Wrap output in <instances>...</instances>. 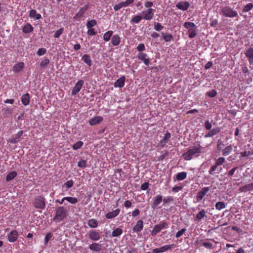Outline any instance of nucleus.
Wrapping results in <instances>:
<instances>
[{
	"label": "nucleus",
	"mask_w": 253,
	"mask_h": 253,
	"mask_svg": "<svg viewBox=\"0 0 253 253\" xmlns=\"http://www.w3.org/2000/svg\"><path fill=\"white\" fill-rule=\"evenodd\" d=\"M202 153V146L198 144L194 147H191L187 152L183 153L182 157L186 161L191 160L193 157H198Z\"/></svg>",
	"instance_id": "f257e3e1"
},
{
	"label": "nucleus",
	"mask_w": 253,
	"mask_h": 253,
	"mask_svg": "<svg viewBox=\"0 0 253 253\" xmlns=\"http://www.w3.org/2000/svg\"><path fill=\"white\" fill-rule=\"evenodd\" d=\"M68 215V211L64 207H58L55 210V215L53 220L55 222H59L63 220Z\"/></svg>",
	"instance_id": "f03ea898"
},
{
	"label": "nucleus",
	"mask_w": 253,
	"mask_h": 253,
	"mask_svg": "<svg viewBox=\"0 0 253 253\" xmlns=\"http://www.w3.org/2000/svg\"><path fill=\"white\" fill-rule=\"evenodd\" d=\"M222 13L226 17L235 18L238 17V12L229 6H225L221 7Z\"/></svg>",
	"instance_id": "7ed1b4c3"
},
{
	"label": "nucleus",
	"mask_w": 253,
	"mask_h": 253,
	"mask_svg": "<svg viewBox=\"0 0 253 253\" xmlns=\"http://www.w3.org/2000/svg\"><path fill=\"white\" fill-rule=\"evenodd\" d=\"M33 204L35 208L43 210L45 207V199L42 196H37L35 198Z\"/></svg>",
	"instance_id": "20e7f679"
},
{
	"label": "nucleus",
	"mask_w": 253,
	"mask_h": 253,
	"mask_svg": "<svg viewBox=\"0 0 253 253\" xmlns=\"http://www.w3.org/2000/svg\"><path fill=\"white\" fill-rule=\"evenodd\" d=\"M168 227V223L166 222H162L159 224L155 225L152 231L151 234L153 236L156 235L158 234L161 230L166 229Z\"/></svg>",
	"instance_id": "39448f33"
},
{
	"label": "nucleus",
	"mask_w": 253,
	"mask_h": 253,
	"mask_svg": "<svg viewBox=\"0 0 253 253\" xmlns=\"http://www.w3.org/2000/svg\"><path fill=\"white\" fill-rule=\"evenodd\" d=\"M210 191V187H205L201 190L198 192L196 196V199L198 202L202 200L205 195Z\"/></svg>",
	"instance_id": "423d86ee"
},
{
	"label": "nucleus",
	"mask_w": 253,
	"mask_h": 253,
	"mask_svg": "<svg viewBox=\"0 0 253 253\" xmlns=\"http://www.w3.org/2000/svg\"><path fill=\"white\" fill-rule=\"evenodd\" d=\"M154 9L152 8H149L145 11H143L142 12L143 14V18L147 20H151L154 15Z\"/></svg>",
	"instance_id": "0eeeda50"
},
{
	"label": "nucleus",
	"mask_w": 253,
	"mask_h": 253,
	"mask_svg": "<svg viewBox=\"0 0 253 253\" xmlns=\"http://www.w3.org/2000/svg\"><path fill=\"white\" fill-rule=\"evenodd\" d=\"M18 233L16 230H12L7 235V239L11 243L15 242L18 238Z\"/></svg>",
	"instance_id": "6e6552de"
},
{
	"label": "nucleus",
	"mask_w": 253,
	"mask_h": 253,
	"mask_svg": "<svg viewBox=\"0 0 253 253\" xmlns=\"http://www.w3.org/2000/svg\"><path fill=\"white\" fill-rule=\"evenodd\" d=\"M84 82L81 80H79L75 84V86L72 90V95H74L78 93L82 88L83 85L84 84Z\"/></svg>",
	"instance_id": "1a4fd4ad"
},
{
	"label": "nucleus",
	"mask_w": 253,
	"mask_h": 253,
	"mask_svg": "<svg viewBox=\"0 0 253 253\" xmlns=\"http://www.w3.org/2000/svg\"><path fill=\"white\" fill-rule=\"evenodd\" d=\"M147 54L143 52H140L137 55V58L139 60L143 61L144 63L146 65H148L150 62V59L147 58Z\"/></svg>",
	"instance_id": "9d476101"
},
{
	"label": "nucleus",
	"mask_w": 253,
	"mask_h": 253,
	"mask_svg": "<svg viewBox=\"0 0 253 253\" xmlns=\"http://www.w3.org/2000/svg\"><path fill=\"white\" fill-rule=\"evenodd\" d=\"M189 6V3L186 1L179 2L176 5V6L177 8L182 10H187Z\"/></svg>",
	"instance_id": "9b49d317"
},
{
	"label": "nucleus",
	"mask_w": 253,
	"mask_h": 253,
	"mask_svg": "<svg viewBox=\"0 0 253 253\" xmlns=\"http://www.w3.org/2000/svg\"><path fill=\"white\" fill-rule=\"evenodd\" d=\"M103 120V118L102 117L97 116L91 119L88 123L90 126H94L100 123Z\"/></svg>",
	"instance_id": "f8f14e48"
},
{
	"label": "nucleus",
	"mask_w": 253,
	"mask_h": 253,
	"mask_svg": "<svg viewBox=\"0 0 253 253\" xmlns=\"http://www.w3.org/2000/svg\"><path fill=\"white\" fill-rule=\"evenodd\" d=\"M174 246V244L165 245L164 246L161 247L160 248L155 249V251L156 253H163L168 250H170Z\"/></svg>",
	"instance_id": "ddd939ff"
},
{
	"label": "nucleus",
	"mask_w": 253,
	"mask_h": 253,
	"mask_svg": "<svg viewBox=\"0 0 253 253\" xmlns=\"http://www.w3.org/2000/svg\"><path fill=\"white\" fill-rule=\"evenodd\" d=\"M126 80V78L125 76H122L119 79H118L114 84V85L116 87H123L125 85V82Z\"/></svg>",
	"instance_id": "4468645a"
},
{
	"label": "nucleus",
	"mask_w": 253,
	"mask_h": 253,
	"mask_svg": "<svg viewBox=\"0 0 253 253\" xmlns=\"http://www.w3.org/2000/svg\"><path fill=\"white\" fill-rule=\"evenodd\" d=\"M143 228V221L142 220H138L136 224L133 227L132 230L135 232L141 231Z\"/></svg>",
	"instance_id": "2eb2a0df"
},
{
	"label": "nucleus",
	"mask_w": 253,
	"mask_h": 253,
	"mask_svg": "<svg viewBox=\"0 0 253 253\" xmlns=\"http://www.w3.org/2000/svg\"><path fill=\"white\" fill-rule=\"evenodd\" d=\"M89 238L93 241H97L100 238V235L99 233L95 230H91L89 233Z\"/></svg>",
	"instance_id": "dca6fc26"
},
{
	"label": "nucleus",
	"mask_w": 253,
	"mask_h": 253,
	"mask_svg": "<svg viewBox=\"0 0 253 253\" xmlns=\"http://www.w3.org/2000/svg\"><path fill=\"white\" fill-rule=\"evenodd\" d=\"M171 137V134L169 132H167L164 138L161 140V141L160 142V145L161 147H164V146L165 145V144L168 143V141H169V139Z\"/></svg>",
	"instance_id": "f3484780"
},
{
	"label": "nucleus",
	"mask_w": 253,
	"mask_h": 253,
	"mask_svg": "<svg viewBox=\"0 0 253 253\" xmlns=\"http://www.w3.org/2000/svg\"><path fill=\"white\" fill-rule=\"evenodd\" d=\"M251 190H253V183L246 184L239 189L241 192H247Z\"/></svg>",
	"instance_id": "a211bd4d"
},
{
	"label": "nucleus",
	"mask_w": 253,
	"mask_h": 253,
	"mask_svg": "<svg viewBox=\"0 0 253 253\" xmlns=\"http://www.w3.org/2000/svg\"><path fill=\"white\" fill-rule=\"evenodd\" d=\"M153 199L154 201L152 203V208H155L162 202L163 200V196L162 195H158L154 197Z\"/></svg>",
	"instance_id": "6ab92c4d"
},
{
	"label": "nucleus",
	"mask_w": 253,
	"mask_h": 253,
	"mask_svg": "<svg viewBox=\"0 0 253 253\" xmlns=\"http://www.w3.org/2000/svg\"><path fill=\"white\" fill-rule=\"evenodd\" d=\"M120 210L118 209L113 211L109 212L105 215V217L107 219H111L117 216L120 213Z\"/></svg>",
	"instance_id": "aec40b11"
},
{
	"label": "nucleus",
	"mask_w": 253,
	"mask_h": 253,
	"mask_svg": "<svg viewBox=\"0 0 253 253\" xmlns=\"http://www.w3.org/2000/svg\"><path fill=\"white\" fill-rule=\"evenodd\" d=\"M24 67L23 62H19L15 64L13 68V71L15 73H18L22 71Z\"/></svg>",
	"instance_id": "412c9836"
},
{
	"label": "nucleus",
	"mask_w": 253,
	"mask_h": 253,
	"mask_svg": "<svg viewBox=\"0 0 253 253\" xmlns=\"http://www.w3.org/2000/svg\"><path fill=\"white\" fill-rule=\"evenodd\" d=\"M21 101L24 106H27L30 102V95L29 94L27 93L23 94L21 97Z\"/></svg>",
	"instance_id": "4be33fe9"
},
{
	"label": "nucleus",
	"mask_w": 253,
	"mask_h": 253,
	"mask_svg": "<svg viewBox=\"0 0 253 253\" xmlns=\"http://www.w3.org/2000/svg\"><path fill=\"white\" fill-rule=\"evenodd\" d=\"M163 39L166 42H169L173 39V36L168 33H161Z\"/></svg>",
	"instance_id": "5701e85b"
},
{
	"label": "nucleus",
	"mask_w": 253,
	"mask_h": 253,
	"mask_svg": "<svg viewBox=\"0 0 253 253\" xmlns=\"http://www.w3.org/2000/svg\"><path fill=\"white\" fill-rule=\"evenodd\" d=\"M89 8V6L88 5H85L84 6H83V7H82L79 11L76 14L75 17H82L83 16V15H84V12Z\"/></svg>",
	"instance_id": "b1692460"
},
{
	"label": "nucleus",
	"mask_w": 253,
	"mask_h": 253,
	"mask_svg": "<svg viewBox=\"0 0 253 253\" xmlns=\"http://www.w3.org/2000/svg\"><path fill=\"white\" fill-rule=\"evenodd\" d=\"M23 134V131H19L15 136L10 140V142L11 143H17L19 142V139Z\"/></svg>",
	"instance_id": "393cba45"
},
{
	"label": "nucleus",
	"mask_w": 253,
	"mask_h": 253,
	"mask_svg": "<svg viewBox=\"0 0 253 253\" xmlns=\"http://www.w3.org/2000/svg\"><path fill=\"white\" fill-rule=\"evenodd\" d=\"M82 60L88 66H90L91 65L92 61L89 55L87 54H84L82 56Z\"/></svg>",
	"instance_id": "a878e982"
},
{
	"label": "nucleus",
	"mask_w": 253,
	"mask_h": 253,
	"mask_svg": "<svg viewBox=\"0 0 253 253\" xmlns=\"http://www.w3.org/2000/svg\"><path fill=\"white\" fill-rule=\"evenodd\" d=\"M205 216H206V211L204 210H202L199 212H198L196 215L194 220L200 221Z\"/></svg>",
	"instance_id": "bb28decb"
},
{
	"label": "nucleus",
	"mask_w": 253,
	"mask_h": 253,
	"mask_svg": "<svg viewBox=\"0 0 253 253\" xmlns=\"http://www.w3.org/2000/svg\"><path fill=\"white\" fill-rule=\"evenodd\" d=\"M120 42V38L118 35H114L111 39V43L114 46H117L119 44Z\"/></svg>",
	"instance_id": "cd10ccee"
},
{
	"label": "nucleus",
	"mask_w": 253,
	"mask_h": 253,
	"mask_svg": "<svg viewBox=\"0 0 253 253\" xmlns=\"http://www.w3.org/2000/svg\"><path fill=\"white\" fill-rule=\"evenodd\" d=\"M29 16L31 18H36V20H39L41 18V15L37 14V11L35 9H32L30 11Z\"/></svg>",
	"instance_id": "c85d7f7f"
},
{
	"label": "nucleus",
	"mask_w": 253,
	"mask_h": 253,
	"mask_svg": "<svg viewBox=\"0 0 253 253\" xmlns=\"http://www.w3.org/2000/svg\"><path fill=\"white\" fill-rule=\"evenodd\" d=\"M33 30V26L29 23L26 24L23 28L22 31L24 33H29Z\"/></svg>",
	"instance_id": "c756f323"
},
{
	"label": "nucleus",
	"mask_w": 253,
	"mask_h": 253,
	"mask_svg": "<svg viewBox=\"0 0 253 253\" xmlns=\"http://www.w3.org/2000/svg\"><path fill=\"white\" fill-rule=\"evenodd\" d=\"M101 246L98 243H92L89 246V249L94 251H99L101 250Z\"/></svg>",
	"instance_id": "7c9ffc66"
},
{
	"label": "nucleus",
	"mask_w": 253,
	"mask_h": 253,
	"mask_svg": "<svg viewBox=\"0 0 253 253\" xmlns=\"http://www.w3.org/2000/svg\"><path fill=\"white\" fill-rule=\"evenodd\" d=\"M142 19L143 18L141 16L135 15L131 19L130 23L132 24H138Z\"/></svg>",
	"instance_id": "2f4dec72"
},
{
	"label": "nucleus",
	"mask_w": 253,
	"mask_h": 253,
	"mask_svg": "<svg viewBox=\"0 0 253 253\" xmlns=\"http://www.w3.org/2000/svg\"><path fill=\"white\" fill-rule=\"evenodd\" d=\"M88 225L91 228H95L98 226V223L95 219H90L87 222Z\"/></svg>",
	"instance_id": "473e14b6"
},
{
	"label": "nucleus",
	"mask_w": 253,
	"mask_h": 253,
	"mask_svg": "<svg viewBox=\"0 0 253 253\" xmlns=\"http://www.w3.org/2000/svg\"><path fill=\"white\" fill-rule=\"evenodd\" d=\"M187 173L186 172H179L176 174V179L178 181L183 180L186 178Z\"/></svg>",
	"instance_id": "72a5a7b5"
},
{
	"label": "nucleus",
	"mask_w": 253,
	"mask_h": 253,
	"mask_svg": "<svg viewBox=\"0 0 253 253\" xmlns=\"http://www.w3.org/2000/svg\"><path fill=\"white\" fill-rule=\"evenodd\" d=\"M218 166H217L216 164L212 166L209 170V173L211 175H213L215 171H217L216 173H219L221 171V169H220L219 170L218 169Z\"/></svg>",
	"instance_id": "f704fd0d"
},
{
	"label": "nucleus",
	"mask_w": 253,
	"mask_h": 253,
	"mask_svg": "<svg viewBox=\"0 0 253 253\" xmlns=\"http://www.w3.org/2000/svg\"><path fill=\"white\" fill-rule=\"evenodd\" d=\"M64 199L72 204H76L78 202V199L75 197H65Z\"/></svg>",
	"instance_id": "c9c22d12"
},
{
	"label": "nucleus",
	"mask_w": 253,
	"mask_h": 253,
	"mask_svg": "<svg viewBox=\"0 0 253 253\" xmlns=\"http://www.w3.org/2000/svg\"><path fill=\"white\" fill-rule=\"evenodd\" d=\"M123 233V230L120 228H117L112 232V236L114 237H119Z\"/></svg>",
	"instance_id": "e433bc0d"
},
{
	"label": "nucleus",
	"mask_w": 253,
	"mask_h": 253,
	"mask_svg": "<svg viewBox=\"0 0 253 253\" xmlns=\"http://www.w3.org/2000/svg\"><path fill=\"white\" fill-rule=\"evenodd\" d=\"M17 173L15 171H11L7 175L6 180L7 181H9L15 177Z\"/></svg>",
	"instance_id": "4c0bfd02"
},
{
	"label": "nucleus",
	"mask_w": 253,
	"mask_h": 253,
	"mask_svg": "<svg viewBox=\"0 0 253 253\" xmlns=\"http://www.w3.org/2000/svg\"><path fill=\"white\" fill-rule=\"evenodd\" d=\"M232 151V147L231 145L228 146L223 149L222 155L224 156H227Z\"/></svg>",
	"instance_id": "58836bf2"
},
{
	"label": "nucleus",
	"mask_w": 253,
	"mask_h": 253,
	"mask_svg": "<svg viewBox=\"0 0 253 253\" xmlns=\"http://www.w3.org/2000/svg\"><path fill=\"white\" fill-rule=\"evenodd\" d=\"M113 32L112 31H108L106 32L103 36V39L105 41H109L111 37L112 36Z\"/></svg>",
	"instance_id": "ea45409f"
},
{
	"label": "nucleus",
	"mask_w": 253,
	"mask_h": 253,
	"mask_svg": "<svg viewBox=\"0 0 253 253\" xmlns=\"http://www.w3.org/2000/svg\"><path fill=\"white\" fill-rule=\"evenodd\" d=\"M245 54L247 58H253V48H249L248 49Z\"/></svg>",
	"instance_id": "a19ab883"
},
{
	"label": "nucleus",
	"mask_w": 253,
	"mask_h": 253,
	"mask_svg": "<svg viewBox=\"0 0 253 253\" xmlns=\"http://www.w3.org/2000/svg\"><path fill=\"white\" fill-rule=\"evenodd\" d=\"M184 26L185 28L191 29L194 28H196L195 24L194 23L190 22H186L184 24Z\"/></svg>",
	"instance_id": "79ce46f5"
},
{
	"label": "nucleus",
	"mask_w": 253,
	"mask_h": 253,
	"mask_svg": "<svg viewBox=\"0 0 253 253\" xmlns=\"http://www.w3.org/2000/svg\"><path fill=\"white\" fill-rule=\"evenodd\" d=\"M225 208V204L223 202H218L215 204V208L217 210H221Z\"/></svg>",
	"instance_id": "37998d69"
},
{
	"label": "nucleus",
	"mask_w": 253,
	"mask_h": 253,
	"mask_svg": "<svg viewBox=\"0 0 253 253\" xmlns=\"http://www.w3.org/2000/svg\"><path fill=\"white\" fill-rule=\"evenodd\" d=\"M154 29L156 31L159 32L164 29V26H162V24L160 23L155 22L154 23Z\"/></svg>",
	"instance_id": "c03bdc74"
},
{
	"label": "nucleus",
	"mask_w": 253,
	"mask_h": 253,
	"mask_svg": "<svg viewBox=\"0 0 253 253\" xmlns=\"http://www.w3.org/2000/svg\"><path fill=\"white\" fill-rule=\"evenodd\" d=\"M97 24V22L95 20H91L88 21L86 23V27L87 28H91Z\"/></svg>",
	"instance_id": "a18cd8bd"
},
{
	"label": "nucleus",
	"mask_w": 253,
	"mask_h": 253,
	"mask_svg": "<svg viewBox=\"0 0 253 253\" xmlns=\"http://www.w3.org/2000/svg\"><path fill=\"white\" fill-rule=\"evenodd\" d=\"M253 8V4L252 3H249L244 6V8L243 9V12H248L251 10Z\"/></svg>",
	"instance_id": "49530a36"
},
{
	"label": "nucleus",
	"mask_w": 253,
	"mask_h": 253,
	"mask_svg": "<svg viewBox=\"0 0 253 253\" xmlns=\"http://www.w3.org/2000/svg\"><path fill=\"white\" fill-rule=\"evenodd\" d=\"M253 155V150L252 151H245L241 153V156L242 157H248Z\"/></svg>",
	"instance_id": "de8ad7c7"
},
{
	"label": "nucleus",
	"mask_w": 253,
	"mask_h": 253,
	"mask_svg": "<svg viewBox=\"0 0 253 253\" xmlns=\"http://www.w3.org/2000/svg\"><path fill=\"white\" fill-rule=\"evenodd\" d=\"M225 145L223 143L222 141H221L220 140H219L217 141V149L218 151L222 150L223 149V147H224Z\"/></svg>",
	"instance_id": "09e8293b"
},
{
	"label": "nucleus",
	"mask_w": 253,
	"mask_h": 253,
	"mask_svg": "<svg viewBox=\"0 0 253 253\" xmlns=\"http://www.w3.org/2000/svg\"><path fill=\"white\" fill-rule=\"evenodd\" d=\"M83 145V142L81 141H78L73 146V149L74 150H77L80 148Z\"/></svg>",
	"instance_id": "8fccbe9b"
},
{
	"label": "nucleus",
	"mask_w": 253,
	"mask_h": 253,
	"mask_svg": "<svg viewBox=\"0 0 253 253\" xmlns=\"http://www.w3.org/2000/svg\"><path fill=\"white\" fill-rule=\"evenodd\" d=\"M196 32L193 29H189L188 31V36L190 38L192 39L196 35Z\"/></svg>",
	"instance_id": "3c124183"
},
{
	"label": "nucleus",
	"mask_w": 253,
	"mask_h": 253,
	"mask_svg": "<svg viewBox=\"0 0 253 253\" xmlns=\"http://www.w3.org/2000/svg\"><path fill=\"white\" fill-rule=\"evenodd\" d=\"M73 185V181L72 180H69L65 182L63 186L66 188V190L72 187Z\"/></svg>",
	"instance_id": "603ef678"
},
{
	"label": "nucleus",
	"mask_w": 253,
	"mask_h": 253,
	"mask_svg": "<svg viewBox=\"0 0 253 253\" xmlns=\"http://www.w3.org/2000/svg\"><path fill=\"white\" fill-rule=\"evenodd\" d=\"M225 159L223 157H219V158H218L216 162H215V164L217 165V166H220V165H222L224 162H225Z\"/></svg>",
	"instance_id": "864d4df0"
},
{
	"label": "nucleus",
	"mask_w": 253,
	"mask_h": 253,
	"mask_svg": "<svg viewBox=\"0 0 253 253\" xmlns=\"http://www.w3.org/2000/svg\"><path fill=\"white\" fill-rule=\"evenodd\" d=\"M78 166L81 168H84L86 167V161L84 160H82L78 163Z\"/></svg>",
	"instance_id": "5fc2aeb1"
},
{
	"label": "nucleus",
	"mask_w": 253,
	"mask_h": 253,
	"mask_svg": "<svg viewBox=\"0 0 253 253\" xmlns=\"http://www.w3.org/2000/svg\"><path fill=\"white\" fill-rule=\"evenodd\" d=\"M173 201V199L171 196L165 197V198H164V199H163L164 204H168L169 203L172 202Z\"/></svg>",
	"instance_id": "6e6d98bb"
},
{
	"label": "nucleus",
	"mask_w": 253,
	"mask_h": 253,
	"mask_svg": "<svg viewBox=\"0 0 253 253\" xmlns=\"http://www.w3.org/2000/svg\"><path fill=\"white\" fill-rule=\"evenodd\" d=\"M63 30H64L63 28H61L59 30L56 31L54 34V37L55 38H59L60 37V36L62 34Z\"/></svg>",
	"instance_id": "4d7b16f0"
},
{
	"label": "nucleus",
	"mask_w": 253,
	"mask_h": 253,
	"mask_svg": "<svg viewBox=\"0 0 253 253\" xmlns=\"http://www.w3.org/2000/svg\"><path fill=\"white\" fill-rule=\"evenodd\" d=\"M207 94L211 97H214L216 95L217 92L215 90L212 89V90H210V91L208 92L207 93Z\"/></svg>",
	"instance_id": "13d9d810"
},
{
	"label": "nucleus",
	"mask_w": 253,
	"mask_h": 253,
	"mask_svg": "<svg viewBox=\"0 0 253 253\" xmlns=\"http://www.w3.org/2000/svg\"><path fill=\"white\" fill-rule=\"evenodd\" d=\"M186 231V229L185 228H182L180 231H178L175 237L176 238H178L181 236H182Z\"/></svg>",
	"instance_id": "bf43d9fd"
},
{
	"label": "nucleus",
	"mask_w": 253,
	"mask_h": 253,
	"mask_svg": "<svg viewBox=\"0 0 253 253\" xmlns=\"http://www.w3.org/2000/svg\"><path fill=\"white\" fill-rule=\"evenodd\" d=\"M134 0H126V1L121 2L123 7H126L129 4L132 3Z\"/></svg>",
	"instance_id": "052dcab7"
},
{
	"label": "nucleus",
	"mask_w": 253,
	"mask_h": 253,
	"mask_svg": "<svg viewBox=\"0 0 253 253\" xmlns=\"http://www.w3.org/2000/svg\"><path fill=\"white\" fill-rule=\"evenodd\" d=\"M49 63V59L47 58H45L43 60H42L41 63H40V66L41 67H44L46 65H47Z\"/></svg>",
	"instance_id": "680f3d73"
},
{
	"label": "nucleus",
	"mask_w": 253,
	"mask_h": 253,
	"mask_svg": "<svg viewBox=\"0 0 253 253\" xmlns=\"http://www.w3.org/2000/svg\"><path fill=\"white\" fill-rule=\"evenodd\" d=\"M210 131L213 136L217 134L220 131V129L219 127H216L210 130Z\"/></svg>",
	"instance_id": "e2e57ef3"
},
{
	"label": "nucleus",
	"mask_w": 253,
	"mask_h": 253,
	"mask_svg": "<svg viewBox=\"0 0 253 253\" xmlns=\"http://www.w3.org/2000/svg\"><path fill=\"white\" fill-rule=\"evenodd\" d=\"M202 245L204 246L206 248L211 249L212 248V244L210 242H203Z\"/></svg>",
	"instance_id": "0e129e2a"
},
{
	"label": "nucleus",
	"mask_w": 253,
	"mask_h": 253,
	"mask_svg": "<svg viewBox=\"0 0 253 253\" xmlns=\"http://www.w3.org/2000/svg\"><path fill=\"white\" fill-rule=\"evenodd\" d=\"M52 234L51 233L47 234L44 239V244L46 245L49 241V240L52 238Z\"/></svg>",
	"instance_id": "69168bd1"
},
{
	"label": "nucleus",
	"mask_w": 253,
	"mask_h": 253,
	"mask_svg": "<svg viewBox=\"0 0 253 253\" xmlns=\"http://www.w3.org/2000/svg\"><path fill=\"white\" fill-rule=\"evenodd\" d=\"M205 126L207 129L210 130L212 127L211 123L207 120L205 123Z\"/></svg>",
	"instance_id": "338daca9"
},
{
	"label": "nucleus",
	"mask_w": 253,
	"mask_h": 253,
	"mask_svg": "<svg viewBox=\"0 0 253 253\" xmlns=\"http://www.w3.org/2000/svg\"><path fill=\"white\" fill-rule=\"evenodd\" d=\"M46 52V49L45 48H40L37 51V54L39 56L44 55Z\"/></svg>",
	"instance_id": "774afa93"
}]
</instances>
